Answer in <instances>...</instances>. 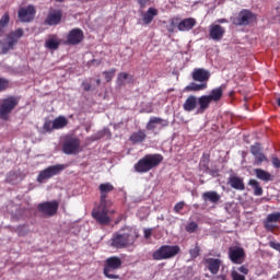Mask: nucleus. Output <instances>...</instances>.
I'll list each match as a JSON object with an SVG mask.
<instances>
[{"instance_id": "f257e3e1", "label": "nucleus", "mask_w": 280, "mask_h": 280, "mask_svg": "<svg viewBox=\"0 0 280 280\" xmlns=\"http://www.w3.org/2000/svg\"><path fill=\"white\" fill-rule=\"evenodd\" d=\"M140 237L139 231L136 228L124 226L118 232L113 234L110 238V246L116 249H124L135 246Z\"/></svg>"}, {"instance_id": "f03ea898", "label": "nucleus", "mask_w": 280, "mask_h": 280, "mask_svg": "<svg viewBox=\"0 0 280 280\" xmlns=\"http://www.w3.org/2000/svg\"><path fill=\"white\" fill-rule=\"evenodd\" d=\"M163 161L164 158L161 153H148L133 164V171L139 174H147L156 168Z\"/></svg>"}, {"instance_id": "7ed1b4c3", "label": "nucleus", "mask_w": 280, "mask_h": 280, "mask_svg": "<svg viewBox=\"0 0 280 280\" xmlns=\"http://www.w3.org/2000/svg\"><path fill=\"white\" fill-rule=\"evenodd\" d=\"M226 90V84H221L210 91L208 95L199 96V106L196 108V115H203L209 109L212 102L219 103Z\"/></svg>"}, {"instance_id": "20e7f679", "label": "nucleus", "mask_w": 280, "mask_h": 280, "mask_svg": "<svg viewBox=\"0 0 280 280\" xmlns=\"http://www.w3.org/2000/svg\"><path fill=\"white\" fill-rule=\"evenodd\" d=\"M211 78V72L208 69L205 68H195L191 72V79L195 83L191 82L186 86V91L189 92H199L208 89V81Z\"/></svg>"}, {"instance_id": "39448f33", "label": "nucleus", "mask_w": 280, "mask_h": 280, "mask_svg": "<svg viewBox=\"0 0 280 280\" xmlns=\"http://www.w3.org/2000/svg\"><path fill=\"white\" fill-rule=\"evenodd\" d=\"M122 267V260L118 256H112L104 260L103 275L110 280H119L120 276L117 273Z\"/></svg>"}, {"instance_id": "423d86ee", "label": "nucleus", "mask_w": 280, "mask_h": 280, "mask_svg": "<svg viewBox=\"0 0 280 280\" xmlns=\"http://www.w3.org/2000/svg\"><path fill=\"white\" fill-rule=\"evenodd\" d=\"M113 205L98 203V206L92 210V219L101 226H108L112 223V218L108 215L109 209Z\"/></svg>"}, {"instance_id": "0eeeda50", "label": "nucleus", "mask_w": 280, "mask_h": 280, "mask_svg": "<svg viewBox=\"0 0 280 280\" xmlns=\"http://www.w3.org/2000/svg\"><path fill=\"white\" fill-rule=\"evenodd\" d=\"M24 36V30L22 27L11 31L7 37L0 40V47L3 55H7L10 50H13L19 40Z\"/></svg>"}, {"instance_id": "6e6552de", "label": "nucleus", "mask_w": 280, "mask_h": 280, "mask_svg": "<svg viewBox=\"0 0 280 280\" xmlns=\"http://www.w3.org/2000/svg\"><path fill=\"white\" fill-rule=\"evenodd\" d=\"M180 253V247L177 245H162L152 253V259L155 261L168 260L175 258Z\"/></svg>"}, {"instance_id": "1a4fd4ad", "label": "nucleus", "mask_w": 280, "mask_h": 280, "mask_svg": "<svg viewBox=\"0 0 280 280\" xmlns=\"http://www.w3.org/2000/svg\"><path fill=\"white\" fill-rule=\"evenodd\" d=\"M61 151L66 155L79 154L81 152V140L77 136H66L61 144Z\"/></svg>"}, {"instance_id": "9d476101", "label": "nucleus", "mask_w": 280, "mask_h": 280, "mask_svg": "<svg viewBox=\"0 0 280 280\" xmlns=\"http://www.w3.org/2000/svg\"><path fill=\"white\" fill-rule=\"evenodd\" d=\"M20 98L15 95H9L2 100L0 105V118L4 121L9 119L10 114L19 105Z\"/></svg>"}, {"instance_id": "9b49d317", "label": "nucleus", "mask_w": 280, "mask_h": 280, "mask_svg": "<svg viewBox=\"0 0 280 280\" xmlns=\"http://www.w3.org/2000/svg\"><path fill=\"white\" fill-rule=\"evenodd\" d=\"M257 15L248 9H243L238 14L231 19L232 24L235 26H248L256 22Z\"/></svg>"}, {"instance_id": "f8f14e48", "label": "nucleus", "mask_w": 280, "mask_h": 280, "mask_svg": "<svg viewBox=\"0 0 280 280\" xmlns=\"http://www.w3.org/2000/svg\"><path fill=\"white\" fill-rule=\"evenodd\" d=\"M65 168V164H55L54 166H48V168H44V171L37 175V182L44 183L45 180L60 174Z\"/></svg>"}, {"instance_id": "ddd939ff", "label": "nucleus", "mask_w": 280, "mask_h": 280, "mask_svg": "<svg viewBox=\"0 0 280 280\" xmlns=\"http://www.w3.org/2000/svg\"><path fill=\"white\" fill-rule=\"evenodd\" d=\"M83 40H84V32L81 28L77 27L68 32V36H67V39L63 40V45L77 46V45H80Z\"/></svg>"}, {"instance_id": "4468645a", "label": "nucleus", "mask_w": 280, "mask_h": 280, "mask_svg": "<svg viewBox=\"0 0 280 280\" xmlns=\"http://www.w3.org/2000/svg\"><path fill=\"white\" fill-rule=\"evenodd\" d=\"M59 209V202L58 201H48V202H42L39 205H37V211H39V213L51 218L54 215L57 214Z\"/></svg>"}, {"instance_id": "2eb2a0df", "label": "nucleus", "mask_w": 280, "mask_h": 280, "mask_svg": "<svg viewBox=\"0 0 280 280\" xmlns=\"http://www.w3.org/2000/svg\"><path fill=\"white\" fill-rule=\"evenodd\" d=\"M36 15V9L33 4H28L26 8L22 7L18 10V19L22 23H31L34 21Z\"/></svg>"}, {"instance_id": "dca6fc26", "label": "nucleus", "mask_w": 280, "mask_h": 280, "mask_svg": "<svg viewBox=\"0 0 280 280\" xmlns=\"http://www.w3.org/2000/svg\"><path fill=\"white\" fill-rule=\"evenodd\" d=\"M229 259L234 265H242L246 260V252L243 247H230Z\"/></svg>"}, {"instance_id": "f3484780", "label": "nucleus", "mask_w": 280, "mask_h": 280, "mask_svg": "<svg viewBox=\"0 0 280 280\" xmlns=\"http://www.w3.org/2000/svg\"><path fill=\"white\" fill-rule=\"evenodd\" d=\"M156 126H160L159 129L166 128L170 126V120L159 116H151L145 125V129L148 131H154L156 130Z\"/></svg>"}, {"instance_id": "a211bd4d", "label": "nucleus", "mask_w": 280, "mask_h": 280, "mask_svg": "<svg viewBox=\"0 0 280 280\" xmlns=\"http://www.w3.org/2000/svg\"><path fill=\"white\" fill-rule=\"evenodd\" d=\"M114 190H115V186H113V184H110L109 182H106L105 184H101L98 186L100 203L113 206V201L107 200V195Z\"/></svg>"}, {"instance_id": "6ab92c4d", "label": "nucleus", "mask_w": 280, "mask_h": 280, "mask_svg": "<svg viewBox=\"0 0 280 280\" xmlns=\"http://www.w3.org/2000/svg\"><path fill=\"white\" fill-rule=\"evenodd\" d=\"M226 30L221 24H211L209 26V37L213 42H221L224 38Z\"/></svg>"}, {"instance_id": "aec40b11", "label": "nucleus", "mask_w": 280, "mask_h": 280, "mask_svg": "<svg viewBox=\"0 0 280 280\" xmlns=\"http://www.w3.org/2000/svg\"><path fill=\"white\" fill-rule=\"evenodd\" d=\"M62 21V10H50L48 12V16H46V20H44V24L48 26H57Z\"/></svg>"}, {"instance_id": "412c9836", "label": "nucleus", "mask_w": 280, "mask_h": 280, "mask_svg": "<svg viewBox=\"0 0 280 280\" xmlns=\"http://www.w3.org/2000/svg\"><path fill=\"white\" fill-rule=\"evenodd\" d=\"M200 107V97L196 95H188L185 102L183 103V109L187 113H191Z\"/></svg>"}, {"instance_id": "4be33fe9", "label": "nucleus", "mask_w": 280, "mask_h": 280, "mask_svg": "<svg viewBox=\"0 0 280 280\" xmlns=\"http://www.w3.org/2000/svg\"><path fill=\"white\" fill-rule=\"evenodd\" d=\"M201 198L205 203H211L217 206L221 202V195L217 192V190H207L201 195Z\"/></svg>"}, {"instance_id": "5701e85b", "label": "nucleus", "mask_w": 280, "mask_h": 280, "mask_svg": "<svg viewBox=\"0 0 280 280\" xmlns=\"http://www.w3.org/2000/svg\"><path fill=\"white\" fill-rule=\"evenodd\" d=\"M203 264L206 265L210 273L218 275L222 266V260L215 258H208L203 260Z\"/></svg>"}, {"instance_id": "b1692460", "label": "nucleus", "mask_w": 280, "mask_h": 280, "mask_svg": "<svg viewBox=\"0 0 280 280\" xmlns=\"http://www.w3.org/2000/svg\"><path fill=\"white\" fill-rule=\"evenodd\" d=\"M197 25V20L195 18L183 19L178 24L177 28L179 32H189Z\"/></svg>"}, {"instance_id": "393cba45", "label": "nucleus", "mask_w": 280, "mask_h": 280, "mask_svg": "<svg viewBox=\"0 0 280 280\" xmlns=\"http://www.w3.org/2000/svg\"><path fill=\"white\" fill-rule=\"evenodd\" d=\"M280 222V212L271 213L267 217L266 221L264 222V228L268 232H273L276 225L273 223Z\"/></svg>"}, {"instance_id": "a878e982", "label": "nucleus", "mask_w": 280, "mask_h": 280, "mask_svg": "<svg viewBox=\"0 0 280 280\" xmlns=\"http://www.w3.org/2000/svg\"><path fill=\"white\" fill-rule=\"evenodd\" d=\"M60 45H61V39L58 37V35L50 34L48 35V39H46L44 47H46V49L48 50H58Z\"/></svg>"}, {"instance_id": "bb28decb", "label": "nucleus", "mask_w": 280, "mask_h": 280, "mask_svg": "<svg viewBox=\"0 0 280 280\" xmlns=\"http://www.w3.org/2000/svg\"><path fill=\"white\" fill-rule=\"evenodd\" d=\"M228 183L235 190L243 191L246 189L244 179L242 177H237L236 175L229 177Z\"/></svg>"}, {"instance_id": "cd10ccee", "label": "nucleus", "mask_w": 280, "mask_h": 280, "mask_svg": "<svg viewBox=\"0 0 280 280\" xmlns=\"http://www.w3.org/2000/svg\"><path fill=\"white\" fill-rule=\"evenodd\" d=\"M147 140V133L143 129H139L138 131H133L131 136L129 137V141L132 144H139Z\"/></svg>"}, {"instance_id": "c85d7f7f", "label": "nucleus", "mask_w": 280, "mask_h": 280, "mask_svg": "<svg viewBox=\"0 0 280 280\" xmlns=\"http://www.w3.org/2000/svg\"><path fill=\"white\" fill-rule=\"evenodd\" d=\"M159 15V11L155 8H149L142 16V22L144 25H150L154 18Z\"/></svg>"}, {"instance_id": "c756f323", "label": "nucleus", "mask_w": 280, "mask_h": 280, "mask_svg": "<svg viewBox=\"0 0 280 280\" xmlns=\"http://www.w3.org/2000/svg\"><path fill=\"white\" fill-rule=\"evenodd\" d=\"M254 173L256 175V178L265 183L273 180V176L271 175V173H269L268 171H264V168H255Z\"/></svg>"}, {"instance_id": "7c9ffc66", "label": "nucleus", "mask_w": 280, "mask_h": 280, "mask_svg": "<svg viewBox=\"0 0 280 280\" xmlns=\"http://www.w3.org/2000/svg\"><path fill=\"white\" fill-rule=\"evenodd\" d=\"M67 126H68V120H67V117L65 116H59L55 118V121H52V128H55V130L63 129Z\"/></svg>"}, {"instance_id": "2f4dec72", "label": "nucleus", "mask_w": 280, "mask_h": 280, "mask_svg": "<svg viewBox=\"0 0 280 280\" xmlns=\"http://www.w3.org/2000/svg\"><path fill=\"white\" fill-rule=\"evenodd\" d=\"M248 185L254 189L255 196L264 195V188L257 179H249Z\"/></svg>"}, {"instance_id": "473e14b6", "label": "nucleus", "mask_w": 280, "mask_h": 280, "mask_svg": "<svg viewBox=\"0 0 280 280\" xmlns=\"http://www.w3.org/2000/svg\"><path fill=\"white\" fill-rule=\"evenodd\" d=\"M210 158H211L210 153H202L201 159H200L201 170H203L206 172L210 171V166H209Z\"/></svg>"}, {"instance_id": "72a5a7b5", "label": "nucleus", "mask_w": 280, "mask_h": 280, "mask_svg": "<svg viewBox=\"0 0 280 280\" xmlns=\"http://www.w3.org/2000/svg\"><path fill=\"white\" fill-rule=\"evenodd\" d=\"M11 88V81L8 78L0 77V93Z\"/></svg>"}, {"instance_id": "f704fd0d", "label": "nucleus", "mask_w": 280, "mask_h": 280, "mask_svg": "<svg viewBox=\"0 0 280 280\" xmlns=\"http://www.w3.org/2000/svg\"><path fill=\"white\" fill-rule=\"evenodd\" d=\"M10 24V13L5 12L0 20V33L3 28H5Z\"/></svg>"}, {"instance_id": "c9c22d12", "label": "nucleus", "mask_w": 280, "mask_h": 280, "mask_svg": "<svg viewBox=\"0 0 280 280\" xmlns=\"http://www.w3.org/2000/svg\"><path fill=\"white\" fill-rule=\"evenodd\" d=\"M103 74H104L105 81L110 82L114 79L115 74H116V68L105 70V71H103Z\"/></svg>"}, {"instance_id": "e433bc0d", "label": "nucleus", "mask_w": 280, "mask_h": 280, "mask_svg": "<svg viewBox=\"0 0 280 280\" xmlns=\"http://www.w3.org/2000/svg\"><path fill=\"white\" fill-rule=\"evenodd\" d=\"M126 80H133V75L129 74L128 72H119L117 75V82L118 83H124Z\"/></svg>"}, {"instance_id": "4c0bfd02", "label": "nucleus", "mask_w": 280, "mask_h": 280, "mask_svg": "<svg viewBox=\"0 0 280 280\" xmlns=\"http://www.w3.org/2000/svg\"><path fill=\"white\" fill-rule=\"evenodd\" d=\"M254 158H255V164H256V165H261L262 163L269 161L268 158H267V155H265L264 152H260V153H258L257 155H254Z\"/></svg>"}, {"instance_id": "58836bf2", "label": "nucleus", "mask_w": 280, "mask_h": 280, "mask_svg": "<svg viewBox=\"0 0 280 280\" xmlns=\"http://www.w3.org/2000/svg\"><path fill=\"white\" fill-rule=\"evenodd\" d=\"M260 152H262V149H261V144H259V142H256L255 144L250 145V153L253 156L260 154Z\"/></svg>"}, {"instance_id": "ea45409f", "label": "nucleus", "mask_w": 280, "mask_h": 280, "mask_svg": "<svg viewBox=\"0 0 280 280\" xmlns=\"http://www.w3.org/2000/svg\"><path fill=\"white\" fill-rule=\"evenodd\" d=\"M185 230L187 233L192 234L198 230V224L196 222H190L186 225Z\"/></svg>"}, {"instance_id": "a19ab883", "label": "nucleus", "mask_w": 280, "mask_h": 280, "mask_svg": "<svg viewBox=\"0 0 280 280\" xmlns=\"http://www.w3.org/2000/svg\"><path fill=\"white\" fill-rule=\"evenodd\" d=\"M43 130L44 132H51L52 130H56L54 122L51 120H46V122H44Z\"/></svg>"}, {"instance_id": "79ce46f5", "label": "nucleus", "mask_w": 280, "mask_h": 280, "mask_svg": "<svg viewBox=\"0 0 280 280\" xmlns=\"http://www.w3.org/2000/svg\"><path fill=\"white\" fill-rule=\"evenodd\" d=\"M231 278L232 280H246V277L243 275H240L237 271L232 270L231 271Z\"/></svg>"}, {"instance_id": "37998d69", "label": "nucleus", "mask_w": 280, "mask_h": 280, "mask_svg": "<svg viewBox=\"0 0 280 280\" xmlns=\"http://www.w3.org/2000/svg\"><path fill=\"white\" fill-rule=\"evenodd\" d=\"M185 206L186 203L184 201H180L174 206L173 210L175 213H180L184 210Z\"/></svg>"}, {"instance_id": "c03bdc74", "label": "nucleus", "mask_w": 280, "mask_h": 280, "mask_svg": "<svg viewBox=\"0 0 280 280\" xmlns=\"http://www.w3.org/2000/svg\"><path fill=\"white\" fill-rule=\"evenodd\" d=\"M189 255L191 258H197L200 256V247L196 246L194 249L189 250Z\"/></svg>"}, {"instance_id": "a18cd8bd", "label": "nucleus", "mask_w": 280, "mask_h": 280, "mask_svg": "<svg viewBox=\"0 0 280 280\" xmlns=\"http://www.w3.org/2000/svg\"><path fill=\"white\" fill-rule=\"evenodd\" d=\"M271 164L275 168H280V159L279 158H271Z\"/></svg>"}, {"instance_id": "49530a36", "label": "nucleus", "mask_w": 280, "mask_h": 280, "mask_svg": "<svg viewBox=\"0 0 280 280\" xmlns=\"http://www.w3.org/2000/svg\"><path fill=\"white\" fill-rule=\"evenodd\" d=\"M237 270L238 272L243 273V276H248L249 273V269L247 268V266H242Z\"/></svg>"}, {"instance_id": "de8ad7c7", "label": "nucleus", "mask_w": 280, "mask_h": 280, "mask_svg": "<svg viewBox=\"0 0 280 280\" xmlns=\"http://www.w3.org/2000/svg\"><path fill=\"white\" fill-rule=\"evenodd\" d=\"M269 246L280 253V243L270 242Z\"/></svg>"}, {"instance_id": "09e8293b", "label": "nucleus", "mask_w": 280, "mask_h": 280, "mask_svg": "<svg viewBox=\"0 0 280 280\" xmlns=\"http://www.w3.org/2000/svg\"><path fill=\"white\" fill-rule=\"evenodd\" d=\"M143 236H144L145 240L151 238V236H152V230H144V231H143Z\"/></svg>"}, {"instance_id": "8fccbe9b", "label": "nucleus", "mask_w": 280, "mask_h": 280, "mask_svg": "<svg viewBox=\"0 0 280 280\" xmlns=\"http://www.w3.org/2000/svg\"><path fill=\"white\" fill-rule=\"evenodd\" d=\"M149 3V0H138V4L141 9H144L147 4Z\"/></svg>"}, {"instance_id": "3c124183", "label": "nucleus", "mask_w": 280, "mask_h": 280, "mask_svg": "<svg viewBox=\"0 0 280 280\" xmlns=\"http://www.w3.org/2000/svg\"><path fill=\"white\" fill-rule=\"evenodd\" d=\"M91 89H92L91 83H89V82H83V90H84L85 92L91 91Z\"/></svg>"}, {"instance_id": "603ef678", "label": "nucleus", "mask_w": 280, "mask_h": 280, "mask_svg": "<svg viewBox=\"0 0 280 280\" xmlns=\"http://www.w3.org/2000/svg\"><path fill=\"white\" fill-rule=\"evenodd\" d=\"M217 22L220 24H224V23H228V20L226 19H218Z\"/></svg>"}, {"instance_id": "864d4df0", "label": "nucleus", "mask_w": 280, "mask_h": 280, "mask_svg": "<svg viewBox=\"0 0 280 280\" xmlns=\"http://www.w3.org/2000/svg\"><path fill=\"white\" fill-rule=\"evenodd\" d=\"M121 220H122V217H121V215L118 217V218L116 219V221H115V224H118Z\"/></svg>"}, {"instance_id": "5fc2aeb1", "label": "nucleus", "mask_w": 280, "mask_h": 280, "mask_svg": "<svg viewBox=\"0 0 280 280\" xmlns=\"http://www.w3.org/2000/svg\"><path fill=\"white\" fill-rule=\"evenodd\" d=\"M108 213L114 214V213H116V211L115 210H108Z\"/></svg>"}, {"instance_id": "6e6d98bb", "label": "nucleus", "mask_w": 280, "mask_h": 280, "mask_svg": "<svg viewBox=\"0 0 280 280\" xmlns=\"http://www.w3.org/2000/svg\"><path fill=\"white\" fill-rule=\"evenodd\" d=\"M66 0H55V2L63 3Z\"/></svg>"}, {"instance_id": "4d7b16f0", "label": "nucleus", "mask_w": 280, "mask_h": 280, "mask_svg": "<svg viewBox=\"0 0 280 280\" xmlns=\"http://www.w3.org/2000/svg\"><path fill=\"white\" fill-rule=\"evenodd\" d=\"M96 84L101 85V79H96Z\"/></svg>"}, {"instance_id": "13d9d810", "label": "nucleus", "mask_w": 280, "mask_h": 280, "mask_svg": "<svg viewBox=\"0 0 280 280\" xmlns=\"http://www.w3.org/2000/svg\"><path fill=\"white\" fill-rule=\"evenodd\" d=\"M277 105L280 107V97L277 98Z\"/></svg>"}]
</instances>
